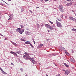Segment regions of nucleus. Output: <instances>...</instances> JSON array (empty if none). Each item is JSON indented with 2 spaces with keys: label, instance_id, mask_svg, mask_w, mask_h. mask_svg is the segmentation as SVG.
Masks as SVG:
<instances>
[{
  "label": "nucleus",
  "instance_id": "nucleus-19",
  "mask_svg": "<svg viewBox=\"0 0 76 76\" xmlns=\"http://www.w3.org/2000/svg\"><path fill=\"white\" fill-rule=\"evenodd\" d=\"M62 49L64 50V51H66V49H65V48H64L62 47Z\"/></svg>",
  "mask_w": 76,
  "mask_h": 76
},
{
  "label": "nucleus",
  "instance_id": "nucleus-62",
  "mask_svg": "<svg viewBox=\"0 0 76 76\" xmlns=\"http://www.w3.org/2000/svg\"><path fill=\"white\" fill-rule=\"evenodd\" d=\"M72 0V1H73V0Z\"/></svg>",
  "mask_w": 76,
  "mask_h": 76
},
{
  "label": "nucleus",
  "instance_id": "nucleus-4",
  "mask_svg": "<svg viewBox=\"0 0 76 76\" xmlns=\"http://www.w3.org/2000/svg\"><path fill=\"white\" fill-rule=\"evenodd\" d=\"M70 73V72H69V70H67L66 71H65V72L64 73L65 75H66V76H67L68 75V74H69Z\"/></svg>",
  "mask_w": 76,
  "mask_h": 76
},
{
  "label": "nucleus",
  "instance_id": "nucleus-29",
  "mask_svg": "<svg viewBox=\"0 0 76 76\" xmlns=\"http://www.w3.org/2000/svg\"><path fill=\"white\" fill-rule=\"evenodd\" d=\"M24 31H25V29H22L21 30V31H22V32H24Z\"/></svg>",
  "mask_w": 76,
  "mask_h": 76
},
{
  "label": "nucleus",
  "instance_id": "nucleus-10",
  "mask_svg": "<svg viewBox=\"0 0 76 76\" xmlns=\"http://www.w3.org/2000/svg\"><path fill=\"white\" fill-rule=\"evenodd\" d=\"M30 33V32H29V31H26L25 32V34L27 35H29V33Z\"/></svg>",
  "mask_w": 76,
  "mask_h": 76
},
{
  "label": "nucleus",
  "instance_id": "nucleus-23",
  "mask_svg": "<svg viewBox=\"0 0 76 76\" xmlns=\"http://www.w3.org/2000/svg\"><path fill=\"white\" fill-rule=\"evenodd\" d=\"M49 28H50V30H53V28L51 27V26H50V27Z\"/></svg>",
  "mask_w": 76,
  "mask_h": 76
},
{
  "label": "nucleus",
  "instance_id": "nucleus-44",
  "mask_svg": "<svg viewBox=\"0 0 76 76\" xmlns=\"http://www.w3.org/2000/svg\"><path fill=\"white\" fill-rule=\"evenodd\" d=\"M48 0H45V1H48Z\"/></svg>",
  "mask_w": 76,
  "mask_h": 76
},
{
  "label": "nucleus",
  "instance_id": "nucleus-13",
  "mask_svg": "<svg viewBox=\"0 0 76 76\" xmlns=\"http://www.w3.org/2000/svg\"><path fill=\"white\" fill-rule=\"evenodd\" d=\"M64 65H65V66L66 67H69V65H67V64L66 63H64Z\"/></svg>",
  "mask_w": 76,
  "mask_h": 76
},
{
  "label": "nucleus",
  "instance_id": "nucleus-56",
  "mask_svg": "<svg viewBox=\"0 0 76 76\" xmlns=\"http://www.w3.org/2000/svg\"><path fill=\"white\" fill-rule=\"evenodd\" d=\"M40 1H43V0H40Z\"/></svg>",
  "mask_w": 76,
  "mask_h": 76
},
{
  "label": "nucleus",
  "instance_id": "nucleus-43",
  "mask_svg": "<svg viewBox=\"0 0 76 76\" xmlns=\"http://www.w3.org/2000/svg\"><path fill=\"white\" fill-rule=\"evenodd\" d=\"M36 9H38V8H39V7H36Z\"/></svg>",
  "mask_w": 76,
  "mask_h": 76
},
{
  "label": "nucleus",
  "instance_id": "nucleus-28",
  "mask_svg": "<svg viewBox=\"0 0 76 76\" xmlns=\"http://www.w3.org/2000/svg\"><path fill=\"white\" fill-rule=\"evenodd\" d=\"M22 12H24V8H22L21 9Z\"/></svg>",
  "mask_w": 76,
  "mask_h": 76
},
{
  "label": "nucleus",
  "instance_id": "nucleus-42",
  "mask_svg": "<svg viewBox=\"0 0 76 76\" xmlns=\"http://www.w3.org/2000/svg\"><path fill=\"white\" fill-rule=\"evenodd\" d=\"M31 13H32V11L31 10H29Z\"/></svg>",
  "mask_w": 76,
  "mask_h": 76
},
{
  "label": "nucleus",
  "instance_id": "nucleus-46",
  "mask_svg": "<svg viewBox=\"0 0 76 76\" xmlns=\"http://www.w3.org/2000/svg\"><path fill=\"white\" fill-rule=\"evenodd\" d=\"M0 35H1V36H3V37H4V36L2 34H0Z\"/></svg>",
  "mask_w": 76,
  "mask_h": 76
},
{
  "label": "nucleus",
  "instance_id": "nucleus-40",
  "mask_svg": "<svg viewBox=\"0 0 76 76\" xmlns=\"http://www.w3.org/2000/svg\"><path fill=\"white\" fill-rule=\"evenodd\" d=\"M24 54H27V53L26 52H25L24 53Z\"/></svg>",
  "mask_w": 76,
  "mask_h": 76
},
{
  "label": "nucleus",
  "instance_id": "nucleus-1",
  "mask_svg": "<svg viewBox=\"0 0 76 76\" xmlns=\"http://www.w3.org/2000/svg\"><path fill=\"white\" fill-rule=\"evenodd\" d=\"M30 57L29 55L28 54H26L23 56V58L25 59L26 60H28L29 58Z\"/></svg>",
  "mask_w": 76,
  "mask_h": 76
},
{
  "label": "nucleus",
  "instance_id": "nucleus-9",
  "mask_svg": "<svg viewBox=\"0 0 76 76\" xmlns=\"http://www.w3.org/2000/svg\"><path fill=\"white\" fill-rule=\"evenodd\" d=\"M51 26H50V25L46 24H45V26H46V27H47L48 28H50Z\"/></svg>",
  "mask_w": 76,
  "mask_h": 76
},
{
  "label": "nucleus",
  "instance_id": "nucleus-6",
  "mask_svg": "<svg viewBox=\"0 0 76 76\" xmlns=\"http://www.w3.org/2000/svg\"><path fill=\"white\" fill-rule=\"evenodd\" d=\"M69 20H73V21H74V20H75V18H74L72 17H69Z\"/></svg>",
  "mask_w": 76,
  "mask_h": 76
},
{
  "label": "nucleus",
  "instance_id": "nucleus-39",
  "mask_svg": "<svg viewBox=\"0 0 76 76\" xmlns=\"http://www.w3.org/2000/svg\"><path fill=\"white\" fill-rule=\"evenodd\" d=\"M26 30H27L28 31L29 30V29L28 28H26Z\"/></svg>",
  "mask_w": 76,
  "mask_h": 76
},
{
  "label": "nucleus",
  "instance_id": "nucleus-3",
  "mask_svg": "<svg viewBox=\"0 0 76 76\" xmlns=\"http://www.w3.org/2000/svg\"><path fill=\"white\" fill-rule=\"evenodd\" d=\"M57 26L58 27H59V28H62L63 26L60 23H56Z\"/></svg>",
  "mask_w": 76,
  "mask_h": 76
},
{
  "label": "nucleus",
  "instance_id": "nucleus-47",
  "mask_svg": "<svg viewBox=\"0 0 76 76\" xmlns=\"http://www.w3.org/2000/svg\"><path fill=\"white\" fill-rule=\"evenodd\" d=\"M67 1H70V0H66Z\"/></svg>",
  "mask_w": 76,
  "mask_h": 76
},
{
  "label": "nucleus",
  "instance_id": "nucleus-64",
  "mask_svg": "<svg viewBox=\"0 0 76 76\" xmlns=\"http://www.w3.org/2000/svg\"><path fill=\"white\" fill-rule=\"evenodd\" d=\"M75 5L76 6V4H75Z\"/></svg>",
  "mask_w": 76,
  "mask_h": 76
},
{
  "label": "nucleus",
  "instance_id": "nucleus-41",
  "mask_svg": "<svg viewBox=\"0 0 76 76\" xmlns=\"http://www.w3.org/2000/svg\"><path fill=\"white\" fill-rule=\"evenodd\" d=\"M33 42H34V44H35V43H36L35 42V41H33Z\"/></svg>",
  "mask_w": 76,
  "mask_h": 76
},
{
  "label": "nucleus",
  "instance_id": "nucleus-50",
  "mask_svg": "<svg viewBox=\"0 0 76 76\" xmlns=\"http://www.w3.org/2000/svg\"><path fill=\"white\" fill-rule=\"evenodd\" d=\"M62 70H63V71H64V72H65V71H65V70H64V69H63Z\"/></svg>",
  "mask_w": 76,
  "mask_h": 76
},
{
  "label": "nucleus",
  "instance_id": "nucleus-24",
  "mask_svg": "<svg viewBox=\"0 0 76 76\" xmlns=\"http://www.w3.org/2000/svg\"><path fill=\"white\" fill-rule=\"evenodd\" d=\"M0 70H1V71L2 72H3L4 71L3 70L1 69V67H0Z\"/></svg>",
  "mask_w": 76,
  "mask_h": 76
},
{
  "label": "nucleus",
  "instance_id": "nucleus-16",
  "mask_svg": "<svg viewBox=\"0 0 76 76\" xmlns=\"http://www.w3.org/2000/svg\"><path fill=\"white\" fill-rule=\"evenodd\" d=\"M59 8H60V9L63 8V6L61 5H59Z\"/></svg>",
  "mask_w": 76,
  "mask_h": 76
},
{
  "label": "nucleus",
  "instance_id": "nucleus-37",
  "mask_svg": "<svg viewBox=\"0 0 76 76\" xmlns=\"http://www.w3.org/2000/svg\"><path fill=\"white\" fill-rule=\"evenodd\" d=\"M11 64H12V66H14V64H13V63H11Z\"/></svg>",
  "mask_w": 76,
  "mask_h": 76
},
{
  "label": "nucleus",
  "instance_id": "nucleus-7",
  "mask_svg": "<svg viewBox=\"0 0 76 76\" xmlns=\"http://www.w3.org/2000/svg\"><path fill=\"white\" fill-rule=\"evenodd\" d=\"M11 42L12 44L14 45H15V46H18V45L16 44V43L12 42V41H11Z\"/></svg>",
  "mask_w": 76,
  "mask_h": 76
},
{
  "label": "nucleus",
  "instance_id": "nucleus-57",
  "mask_svg": "<svg viewBox=\"0 0 76 76\" xmlns=\"http://www.w3.org/2000/svg\"><path fill=\"white\" fill-rule=\"evenodd\" d=\"M41 26H43V25H41Z\"/></svg>",
  "mask_w": 76,
  "mask_h": 76
},
{
  "label": "nucleus",
  "instance_id": "nucleus-49",
  "mask_svg": "<svg viewBox=\"0 0 76 76\" xmlns=\"http://www.w3.org/2000/svg\"><path fill=\"white\" fill-rule=\"evenodd\" d=\"M4 1V2H5V3H6V4H7V3H6V2H5L4 1Z\"/></svg>",
  "mask_w": 76,
  "mask_h": 76
},
{
  "label": "nucleus",
  "instance_id": "nucleus-12",
  "mask_svg": "<svg viewBox=\"0 0 76 76\" xmlns=\"http://www.w3.org/2000/svg\"><path fill=\"white\" fill-rule=\"evenodd\" d=\"M55 56V55L53 54V55H51V54H50L48 55V57H53V56Z\"/></svg>",
  "mask_w": 76,
  "mask_h": 76
},
{
  "label": "nucleus",
  "instance_id": "nucleus-32",
  "mask_svg": "<svg viewBox=\"0 0 76 76\" xmlns=\"http://www.w3.org/2000/svg\"><path fill=\"white\" fill-rule=\"evenodd\" d=\"M19 33L21 34H22V33H23V32H22V31H19Z\"/></svg>",
  "mask_w": 76,
  "mask_h": 76
},
{
  "label": "nucleus",
  "instance_id": "nucleus-54",
  "mask_svg": "<svg viewBox=\"0 0 76 76\" xmlns=\"http://www.w3.org/2000/svg\"><path fill=\"white\" fill-rule=\"evenodd\" d=\"M12 0H8V1H11Z\"/></svg>",
  "mask_w": 76,
  "mask_h": 76
},
{
  "label": "nucleus",
  "instance_id": "nucleus-59",
  "mask_svg": "<svg viewBox=\"0 0 76 76\" xmlns=\"http://www.w3.org/2000/svg\"><path fill=\"white\" fill-rule=\"evenodd\" d=\"M48 32H50V31H49V30H48Z\"/></svg>",
  "mask_w": 76,
  "mask_h": 76
},
{
  "label": "nucleus",
  "instance_id": "nucleus-2",
  "mask_svg": "<svg viewBox=\"0 0 76 76\" xmlns=\"http://www.w3.org/2000/svg\"><path fill=\"white\" fill-rule=\"evenodd\" d=\"M29 59L30 61H32V62L33 64H37V61L34 60V58H29Z\"/></svg>",
  "mask_w": 76,
  "mask_h": 76
},
{
  "label": "nucleus",
  "instance_id": "nucleus-31",
  "mask_svg": "<svg viewBox=\"0 0 76 76\" xmlns=\"http://www.w3.org/2000/svg\"><path fill=\"white\" fill-rule=\"evenodd\" d=\"M21 41H24V39H23V38H21L20 39Z\"/></svg>",
  "mask_w": 76,
  "mask_h": 76
},
{
  "label": "nucleus",
  "instance_id": "nucleus-33",
  "mask_svg": "<svg viewBox=\"0 0 76 76\" xmlns=\"http://www.w3.org/2000/svg\"><path fill=\"white\" fill-rule=\"evenodd\" d=\"M50 22V23H51V24H53V22H51L50 21H49Z\"/></svg>",
  "mask_w": 76,
  "mask_h": 76
},
{
  "label": "nucleus",
  "instance_id": "nucleus-15",
  "mask_svg": "<svg viewBox=\"0 0 76 76\" xmlns=\"http://www.w3.org/2000/svg\"><path fill=\"white\" fill-rule=\"evenodd\" d=\"M25 44H30V42L29 41L26 42H25Z\"/></svg>",
  "mask_w": 76,
  "mask_h": 76
},
{
  "label": "nucleus",
  "instance_id": "nucleus-26",
  "mask_svg": "<svg viewBox=\"0 0 76 76\" xmlns=\"http://www.w3.org/2000/svg\"><path fill=\"white\" fill-rule=\"evenodd\" d=\"M20 26L21 29H22V28H23V27H24V26H23V25H21Z\"/></svg>",
  "mask_w": 76,
  "mask_h": 76
},
{
  "label": "nucleus",
  "instance_id": "nucleus-63",
  "mask_svg": "<svg viewBox=\"0 0 76 76\" xmlns=\"http://www.w3.org/2000/svg\"><path fill=\"white\" fill-rule=\"evenodd\" d=\"M72 51H73V50H72Z\"/></svg>",
  "mask_w": 76,
  "mask_h": 76
},
{
  "label": "nucleus",
  "instance_id": "nucleus-52",
  "mask_svg": "<svg viewBox=\"0 0 76 76\" xmlns=\"http://www.w3.org/2000/svg\"><path fill=\"white\" fill-rule=\"evenodd\" d=\"M75 16L76 17V13H75Z\"/></svg>",
  "mask_w": 76,
  "mask_h": 76
},
{
  "label": "nucleus",
  "instance_id": "nucleus-25",
  "mask_svg": "<svg viewBox=\"0 0 76 76\" xmlns=\"http://www.w3.org/2000/svg\"><path fill=\"white\" fill-rule=\"evenodd\" d=\"M30 45L31 47H32V48H34V47H33V46L31 44V43H30Z\"/></svg>",
  "mask_w": 76,
  "mask_h": 76
},
{
  "label": "nucleus",
  "instance_id": "nucleus-27",
  "mask_svg": "<svg viewBox=\"0 0 76 76\" xmlns=\"http://www.w3.org/2000/svg\"><path fill=\"white\" fill-rule=\"evenodd\" d=\"M20 70L21 72H23V69L22 68H20Z\"/></svg>",
  "mask_w": 76,
  "mask_h": 76
},
{
  "label": "nucleus",
  "instance_id": "nucleus-60",
  "mask_svg": "<svg viewBox=\"0 0 76 76\" xmlns=\"http://www.w3.org/2000/svg\"><path fill=\"white\" fill-rule=\"evenodd\" d=\"M53 0L54 1H56V0Z\"/></svg>",
  "mask_w": 76,
  "mask_h": 76
},
{
  "label": "nucleus",
  "instance_id": "nucleus-20",
  "mask_svg": "<svg viewBox=\"0 0 76 76\" xmlns=\"http://www.w3.org/2000/svg\"><path fill=\"white\" fill-rule=\"evenodd\" d=\"M57 19L58 20V21H59V22H61V19L60 18H57Z\"/></svg>",
  "mask_w": 76,
  "mask_h": 76
},
{
  "label": "nucleus",
  "instance_id": "nucleus-51",
  "mask_svg": "<svg viewBox=\"0 0 76 76\" xmlns=\"http://www.w3.org/2000/svg\"><path fill=\"white\" fill-rule=\"evenodd\" d=\"M54 64L55 65V66H57V65L56 64Z\"/></svg>",
  "mask_w": 76,
  "mask_h": 76
},
{
  "label": "nucleus",
  "instance_id": "nucleus-11",
  "mask_svg": "<svg viewBox=\"0 0 76 76\" xmlns=\"http://www.w3.org/2000/svg\"><path fill=\"white\" fill-rule=\"evenodd\" d=\"M16 31L18 32H20V28H18L16 29Z\"/></svg>",
  "mask_w": 76,
  "mask_h": 76
},
{
  "label": "nucleus",
  "instance_id": "nucleus-22",
  "mask_svg": "<svg viewBox=\"0 0 76 76\" xmlns=\"http://www.w3.org/2000/svg\"><path fill=\"white\" fill-rule=\"evenodd\" d=\"M2 73H3V74H4V75H6V74H7V73H6L5 72H4V71H3L2 72Z\"/></svg>",
  "mask_w": 76,
  "mask_h": 76
},
{
  "label": "nucleus",
  "instance_id": "nucleus-18",
  "mask_svg": "<svg viewBox=\"0 0 76 76\" xmlns=\"http://www.w3.org/2000/svg\"><path fill=\"white\" fill-rule=\"evenodd\" d=\"M72 31H75L76 32V29H75V28H73L72 30Z\"/></svg>",
  "mask_w": 76,
  "mask_h": 76
},
{
  "label": "nucleus",
  "instance_id": "nucleus-48",
  "mask_svg": "<svg viewBox=\"0 0 76 76\" xmlns=\"http://www.w3.org/2000/svg\"><path fill=\"white\" fill-rule=\"evenodd\" d=\"M74 21H75V23H76V19H75V20H74Z\"/></svg>",
  "mask_w": 76,
  "mask_h": 76
},
{
  "label": "nucleus",
  "instance_id": "nucleus-21",
  "mask_svg": "<svg viewBox=\"0 0 76 76\" xmlns=\"http://www.w3.org/2000/svg\"><path fill=\"white\" fill-rule=\"evenodd\" d=\"M37 26H38L37 28H39V24L38 23H37Z\"/></svg>",
  "mask_w": 76,
  "mask_h": 76
},
{
  "label": "nucleus",
  "instance_id": "nucleus-17",
  "mask_svg": "<svg viewBox=\"0 0 76 76\" xmlns=\"http://www.w3.org/2000/svg\"><path fill=\"white\" fill-rule=\"evenodd\" d=\"M20 52H21V51L20 50H19L18 51L16 52V53H17V54H20Z\"/></svg>",
  "mask_w": 76,
  "mask_h": 76
},
{
  "label": "nucleus",
  "instance_id": "nucleus-61",
  "mask_svg": "<svg viewBox=\"0 0 76 76\" xmlns=\"http://www.w3.org/2000/svg\"><path fill=\"white\" fill-rule=\"evenodd\" d=\"M39 64H40V65H41V64L40 63H39Z\"/></svg>",
  "mask_w": 76,
  "mask_h": 76
},
{
  "label": "nucleus",
  "instance_id": "nucleus-53",
  "mask_svg": "<svg viewBox=\"0 0 76 76\" xmlns=\"http://www.w3.org/2000/svg\"><path fill=\"white\" fill-rule=\"evenodd\" d=\"M33 41H34V39H32Z\"/></svg>",
  "mask_w": 76,
  "mask_h": 76
},
{
  "label": "nucleus",
  "instance_id": "nucleus-14",
  "mask_svg": "<svg viewBox=\"0 0 76 76\" xmlns=\"http://www.w3.org/2000/svg\"><path fill=\"white\" fill-rule=\"evenodd\" d=\"M60 11H61V12H63L64 11V10L63 9L60 8Z\"/></svg>",
  "mask_w": 76,
  "mask_h": 76
},
{
  "label": "nucleus",
  "instance_id": "nucleus-30",
  "mask_svg": "<svg viewBox=\"0 0 76 76\" xmlns=\"http://www.w3.org/2000/svg\"><path fill=\"white\" fill-rule=\"evenodd\" d=\"M65 53L66 54H67L68 55H69V54L67 52H66Z\"/></svg>",
  "mask_w": 76,
  "mask_h": 76
},
{
  "label": "nucleus",
  "instance_id": "nucleus-36",
  "mask_svg": "<svg viewBox=\"0 0 76 76\" xmlns=\"http://www.w3.org/2000/svg\"><path fill=\"white\" fill-rule=\"evenodd\" d=\"M56 76H61V75H60V74H58V75H56Z\"/></svg>",
  "mask_w": 76,
  "mask_h": 76
},
{
  "label": "nucleus",
  "instance_id": "nucleus-38",
  "mask_svg": "<svg viewBox=\"0 0 76 76\" xmlns=\"http://www.w3.org/2000/svg\"><path fill=\"white\" fill-rule=\"evenodd\" d=\"M63 15H61V18H63Z\"/></svg>",
  "mask_w": 76,
  "mask_h": 76
},
{
  "label": "nucleus",
  "instance_id": "nucleus-34",
  "mask_svg": "<svg viewBox=\"0 0 76 76\" xmlns=\"http://www.w3.org/2000/svg\"><path fill=\"white\" fill-rule=\"evenodd\" d=\"M40 45L41 47H42V46H43V44H40Z\"/></svg>",
  "mask_w": 76,
  "mask_h": 76
},
{
  "label": "nucleus",
  "instance_id": "nucleus-8",
  "mask_svg": "<svg viewBox=\"0 0 76 76\" xmlns=\"http://www.w3.org/2000/svg\"><path fill=\"white\" fill-rule=\"evenodd\" d=\"M66 5L67 6H70L72 5V3H68Z\"/></svg>",
  "mask_w": 76,
  "mask_h": 76
},
{
  "label": "nucleus",
  "instance_id": "nucleus-5",
  "mask_svg": "<svg viewBox=\"0 0 76 76\" xmlns=\"http://www.w3.org/2000/svg\"><path fill=\"white\" fill-rule=\"evenodd\" d=\"M10 53H11V54H12L13 55H14V56H18V54L16 53V52H14L11 51L10 52Z\"/></svg>",
  "mask_w": 76,
  "mask_h": 76
},
{
  "label": "nucleus",
  "instance_id": "nucleus-45",
  "mask_svg": "<svg viewBox=\"0 0 76 76\" xmlns=\"http://www.w3.org/2000/svg\"><path fill=\"white\" fill-rule=\"evenodd\" d=\"M11 20V19L9 18V19H8V20Z\"/></svg>",
  "mask_w": 76,
  "mask_h": 76
},
{
  "label": "nucleus",
  "instance_id": "nucleus-55",
  "mask_svg": "<svg viewBox=\"0 0 76 76\" xmlns=\"http://www.w3.org/2000/svg\"><path fill=\"white\" fill-rule=\"evenodd\" d=\"M46 76H48V75H47V74H46Z\"/></svg>",
  "mask_w": 76,
  "mask_h": 76
},
{
  "label": "nucleus",
  "instance_id": "nucleus-35",
  "mask_svg": "<svg viewBox=\"0 0 76 76\" xmlns=\"http://www.w3.org/2000/svg\"><path fill=\"white\" fill-rule=\"evenodd\" d=\"M56 23H59V22H58V20H56Z\"/></svg>",
  "mask_w": 76,
  "mask_h": 76
},
{
  "label": "nucleus",
  "instance_id": "nucleus-58",
  "mask_svg": "<svg viewBox=\"0 0 76 76\" xmlns=\"http://www.w3.org/2000/svg\"><path fill=\"white\" fill-rule=\"evenodd\" d=\"M5 40L6 39H6V38H5Z\"/></svg>",
  "mask_w": 76,
  "mask_h": 76
}]
</instances>
